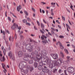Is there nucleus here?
<instances>
[{
    "label": "nucleus",
    "instance_id": "9d476101",
    "mask_svg": "<svg viewBox=\"0 0 75 75\" xmlns=\"http://www.w3.org/2000/svg\"><path fill=\"white\" fill-rule=\"evenodd\" d=\"M33 45L31 44H30L29 47V51L30 52L33 51Z\"/></svg>",
    "mask_w": 75,
    "mask_h": 75
},
{
    "label": "nucleus",
    "instance_id": "37998d69",
    "mask_svg": "<svg viewBox=\"0 0 75 75\" xmlns=\"http://www.w3.org/2000/svg\"><path fill=\"white\" fill-rule=\"evenodd\" d=\"M40 31L41 33H42V34H44V32L43 31H42V30L40 29Z\"/></svg>",
    "mask_w": 75,
    "mask_h": 75
},
{
    "label": "nucleus",
    "instance_id": "c85d7f7f",
    "mask_svg": "<svg viewBox=\"0 0 75 75\" xmlns=\"http://www.w3.org/2000/svg\"><path fill=\"white\" fill-rule=\"evenodd\" d=\"M51 71H53L54 70V69H55V67H54V66L53 67H51Z\"/></svg>",
    "mask_w": 75,
    "mask_h": 75
},
{
    "label": "nucleus",
    "instance_id": "6ab92c4d",
    "mask_svg": "<svg viewBox=\"0 0 75 75\" xmlns=\"http://www.w3.org/2000/svg\"><path fill=\"white\" fill-rule=\"evenodd\" d=\"M64 51L65 53H66V54H69V52H68V50H67V49H64Z\"/></svg>",
    "mask_w": 75,
    "mask_h": 75
},
{
    "label": "nucleus",
    "instance_id": "1a4fd4ad",
    "mask_svg": "<svg viewBox=\"0 0 75 75\" xmlns=\"http://www.w3.org/2000/svg\"><path fill=\"white\" fill-rule=\"evenodd\" d=\"M42 71L43 72H45L46 73H48L49 74L50 72V70L48 69H42Z\"/></svg>",
    "mask_w": 75,
    "mask_h": 75
},
{
    "label": "nucleus",
    "instance_id": "58836bf2",
    "mask_svg": "<svg viewBox=\"0 0 75 75\" xmlns=\"http://www.w3.org/2000/svg\"><path fill=\"white\" fill-rule=\"evenodd\" d=\"M60 43H61V42L59 41L58 42H56V45H58V44H59V45H60Z\"/></svg>",
    "mask_w": 75,
    "mask_h": 75
},
{
    "label": "nucleus",
    "instance_id": "412c9836",
    "mask_svg": "<svg viewBox=\"0 0 75 75\" xmlns=\"http://www.w3.org/2000/svg\"><path fill=\"white\" fill-rule=\"evenodd\" d=\"M54 64H53V63H52L51 64H50V65L49 66V68H52V67H53L54 66Z\"/></svg>",
    "mask_w": 75,
    "mask_h": 75
},
{
    "label": "nucleus",
    "instance_id": "09e8293b",
    "mask_svg": "<svg viewBox=\"0 0 75 75\" xmlns=\"http://www.w3.org/2000/svg\"><path fill=\"white\" fill-rule=\"evenodd\" d=\"M28 72V70L27 69L25 70V74H27V73Z\"/></svg>",
    "mask_w": 75,
    "mask_h": 75
},
{
    "label": "nucleus",
    "instance_id": "5701e85b",
    "mask_svg": "<svg viewBox=\"0 0 75 75\" xmlns=\"http://www.w3.org/2000/svg\"><path fill=\"white\" fill-rule=\"evenodd\" d=\"M28 57H24L23 59L25 61H28Z\"/></svg>",
    "mask_w": 75,
    "mask_h": 75
},
{
    "label": "nucleus",
    "instance_id": "423d86ee",
    "mask_svg": "<svg viewBox=\"0 0 75 75\" xmlns=\"http://www.w3.org/2000/svg\"><path fill=\"white\" fill-rule=\"evenodd\" d=\"M8 55L9 57H10V59H12V60H14V56L11 54V52H9L8 54Z\"/></svg>",
    "mask_w": 75,
    "mask_h": 75
},
{
    "label": "nucleus",
    "instance_id": "69168bd1",
    "mask_svg": "<svg viewBox=\"0 0 75 75\" xmlns=\"http://www.w3.org/2000/svg\"><path fill=\"white\" fill-rule=\"evenodd\" d=\"M70 58V57H69V56H67V59H69Z\"/></svg>",
    "mask_w": 75,
    "mask_h": 75
},
{
    "label": "nucleus",
    "instance_id": "de8ad7c7",
    "mask_svg": "<svg viewBox=\"0 0 75 75\" xmlns=\"http://www.w3.org/2000/svg\"><path fill=\"white\" fill-rule=\"evenodd\" d=\"M8 18L9 20V21H11V18H10V17H8Z\"/></svg>",
    "mask_w": 75,
    "mask_h": 75
},
{
    "label": "nucleus",
    "instance_id": "f03ea898",
    "mask_svg": "<svg viewBox=\"0 0 75 75\" xmlns=\"http://www.w3.org/2000/svg\"><path fill=\"white\" fill-rule=\"evenodd\" d=\"M62 61H63L62 59L61 58L58 59V62L56 61H53L54 66H56V67H59L61 65V64L62 63Z\"/></svg>",
    "mask_w": 75,
    "mask_h": 75
},
{
    "label": "nucleus",
    "instance_id": "4468645a",
    "mask_svg": "<svg viewBox=\"0 0 75 75\" xmlns=\"http://www.w3.org/2000/svg\"><path fill=\"white\" fill-rule=\"evenodd\" d=\"M41 27L42 28V30L44 31H45V30H44V25L43 24L41 23Z\"/></svg>",
    "mask_w": 75,
    "mask_h": 75
},
{
    "label": "nucleus",
    "instance_id": "393cba45",
    "mask_svg": "<svg viewBox=\"0 0 75 75\" xmlns=\"http://www.w3.org/2000/svg\"><path fill=\"white\" fill-rule=\"evenodd\" d=\"M2 68L4 69H5V70L6 72H7V70H6V69H5V68H4V67H5V64H2Z\"/></svg>",
    "mask_w": 75,
    "mask_h": 75
},
{
    "label": "nucleus",
    "instance_id": "2f4dec72",
    "mask_svg": "<svg viewBox=\"0 0 75 75\" xmlns=\"http://www.w3.org/2000/svg\"><path fill=\"white\" fill-rule=\"evenodd\" d=\"M27 20L25 19H24L23 20V22L24 23H27Z\"/></svg>",
    "mask_w": 75,
    "mask_h": 75
},
{
    "label": "nucleus",
    "instance_id": "c03bdc74",
    "mask_svg": "<svg viewBox=\"0 0 75 75\" xmlns=\"http://www.w3.org/2000/svg\"><path fill=\"white\" fill-rule=\"evenodd\" d=\"M25 55L26 56V57H28V54L27 53H26Z\"/></svg>",
    "mask_w": 75,
    "mask_h": 75
},
{
    "label": "nucleus",
    "instance_id": "aec40b11",
    "mask_svg": "<svg viewBox=\"0 0 75 75\" xmlns=\"http://www.w3.org/2000/svg\"><path fill=\"white\" fill-rule=\"evenodd\" d=\"M67 70H65L64 71V72L65 75H68V72H67Z\"/></svg>",
    "mask_w": 75,
    "mask_h": 75
},
{
    "label": "nucleus",
    "instance_id": "473e14b6",
    "mask_svg": "<svg viewBox=\"0 0 75 75\" xmlns=\"http://www.w3.org/2000/svg\"><path fill=\"white\" fill-rule=\"evenodd\" d=\"M3 52L4 55H6V49H4Z\"/></svg>",
    "mask_w": 75,
    "mask_h": 75
},
{
    "label": "nucleus",
    "instance_id": "13d9d810",
    "mask_svg": "<svg viewBox=\"0 0 75 75\" xmlns=\"http://www.w3.org/2000/svg\"><path fill=\"white\" fill-rule=\"evenodd\" d=\"M11 36H10L9 37V41H11Z\"/></svg>",
    "mask_w": 75,
    "mask_h": 75
},
{
    "label": "nucleus",
    "instance_id": "0eeeda50",
    "mask_svg": "<svg viewBox=\"0 0 75 75\" xmlns=\"http://www.w3.org/2000/svg\"><path fill=\"white\" fill-rule=\"evenodd\" d=\"M67 71L69 72L73 73L74 72V69L73 67H69L67 69Z\"/></svg>",
    "mask_w": 75,
    "mask_h": 75
},
{
    "label": "nucleus",
    "instance_id": "a19ab883",
    "mask_svg": "<svg viewBox=\"0 0 75 75\" xmlns=\"http://www.w3.org/2000/svg\"><path fill=\"white\" fill-rule=\"evenodd\" d=\"M64 38V36L62 35H60L59 36V38Z\"/></svg>",
    "mask_w": 75,
    "mask_h": 75
},
{
    "label": "nucleus",
    "instance_id": "20e7f679",
    "mask_svg": "<svg viewBox=\"0 0 75 75\" xmlns=\"http://www.w3.org/2000/svg\"><path fill=\"white\" fill-rule=\"evenodd\" d=\"M27 63L23 61H21L19 65V68L21 67V68H23L24 67H25L27 65Z\"/></svg>",
    "mask_w": 75,
    "mask_h": 75
},
{
    "label": "nucleus",
    "instance_id": "f3484780",
    "mask_svg": "<svg viewBox=\"0 0 75 75\" xmlns=\"http://www.w3.org/2000/svg\"><path fill=\"white\" fill-rule=\"evenodd\" d=\"M60 55L62 57V58H64V54H63V52H62V51H60Z\"/></svg>",
    "mask_w": 75,
    "mask_h": 75
},
{
    "label": "nucleus",
    "instance_id": "4c0bfd02",
    "mask_svg": "<svg viewBox=\"0 0 75 75\" xmlns=\"http://www.w3.org/2000/svg\"><path fill=\"white\" fill-rule=\"evenodd\" d=\"M37 22L38 26H40V22H39V21H37Z\"/></svg>",
    "mask_w": 75,
    "mask_h": 75
},
{
    "label": "nucleus",
    "instance_id": "4be33fe9",
    "mask_svg": "<svg viewBox=\"0 0 75 75\" xmlns=\"http://www.w3.org/2000/svg\"><path fill=\"white\" fill-rule=\"evenodd\" d=\"M38 65V64H37V63L35 62L34 64V66L35 67V68H37V67Z\"/></svg>",
    "mask_w": 75,
    "mask_h": 75
},
{
    "label": "nucleus",
    "instance_id": "a211bd4d",
    "mask_svg": "<svg viewBox=\"0 0 75 75\" xmlns=\"http://www.w3.org/2000/svg\"><path fill=\"white\" fill-rule=\"evenodd\" d=\"M38 69L39 70H42V66H39L38 67Z\"/></svg>",
    "mask_w": 75,
    "mask_h": 75
},
{
    "label": "nucleus",
    "instance_id": "49530a36",
    "mask_svg": "<svg viewBox=\"0 0 75 75\" xmlns=\"http://www.w3.org/2000/svg\"><path fill=\"white\" fill-rule=\"evenodd\" d=\"M51 5H55V3L52 2L51 3Z\"/></svg>",
    "mask_w": 75,
    "mask_h": 75
},
{
    "label": "nucleus",
    "instance_id": "0e129e2a",
    "mask_svg": "<svg viewBox=\"0 0 75 75\" xmlns=\"http://www.w3.org/2000/svg\"><path fill=\"white\" fill-rule=\"evenodd\" d=\"M40 47H38V51H40Z\"/></svg>",
    "mask_w": 75,
    "mask_h": 75
},
{
    "label": "nucleus",
    "instance_id": "cd10ccee",
    "mask_svg": "<svg viewBox=\"0 0 75 75\" xmlns=\"http://www.w3.org/2000/svg\"><path fill=\"white\" fill-rule=\"evenodd\" d=\"M24 12L25 14H26V16H28V13H27V11H24Z\"/></svg>",
    "mask_w": 75,
    "mask_h": 75
},
{
    "label": "nucleus",
    "instance_id": "7c9ffc66",
    "mask_svg": "<svg viewBox=\"0 0 75 75\" xmlns=\"http://www.w3.org/2000/svg\"><path fill=\"white\" fill-rule=\"evenodd\" d=\"M42 44H46V42L45 41V40L44 41H42Z\"/></svg>",
    "mask_w": 75,
    "mask_h": 75
},
{
    "label": "nucleus",
    "instance_id": "a878e982",
    "mask_svg": "<svg viewBox=\"0 0 75 75\" xmlns=\"http://www.w3.org/2000/svg\"><path fill=\"white\" fill-rule=\"evenodd\" d=\"M30 72H31L32 71H33V70H34V68L33 67H30Z\"/></svg>",
    "mask_w": 75,
    "mask_h": 75
},
{
    "label": "nucleus",
    "instance_id": "680f3d73",
    "mask_svg": "<svg viewBox=\"0 0 75 75\" xmlns=\"http://www.w3.org/2000/svg\"><path fill=\"white\" fill-rule=\"evenodd\" d=\"M18 30H21V26L19 27L18 28Z\"/></svg>",
    "mask_w": 75,
    "mask_h": 75
},
{
    "label": "nucleus",
    "instance_id": "6e6552de",
    "mask_svg": "<svg viewBox=\"0 0 75 75\" xmlns=\"http://www.w3.org/2000/svg\"><path fill=\"white\" fill-rule=\"evenodd\" d=\"M18 25L16 23H14L13 25H12L11 27V28L12 30H15V28H18Z\"/></svg>",
    "mask_w": 75,
    "mask_h": 75
},
{
    "label": "nucleus",
    "instance_id": "bf43d9fd",
    "mask_svg": "<svg viewBox=\"0 0 75 75\" xmlns=\"http://www.w3.org/2000/svg\"><path fill=\"white\" fill-rule=\"evenodd\" d=\"M48 34H49V35H51V36H52V35L51 34V33H50L48 32Z\"/></svg>",
    "mask_w": 75,
    "mask_h": 75
},
{
    "label": "nucleus",
    "instance_id": "ddd939ff",
    "mask_svg": "<svg viewBox=\"0 0 75 75\" xmlns=\"http://www.w3.org/2000/svg\"><path fill=\"white\" fill-rule=\"evenodd\" d=\"M42 36L41 37V39L42 40H44V38L46 39L47 38V37L45 36L44 35H42Z\"/></svg>",
    "mask_w": 75,
    "mask_h": 75
},
{
    "label": "nucleus",
    "instance_id": "5fc2aeb1",
    "mask_svg": "<svg viewBox=\"0 0 75 75\" xmlns=\"http://www.w3.org/2000/svg\"><path fill=\"white\" fill-rule=\"evenodd\" d=\"M57 26L59 27V28H60V29H61V26H60L59 25H58Z\"/></svg>",
    "mask_w": 75,
    "mask_h": 75
},
{
    "label": "nucleus",
    "instance_id": "9b49d317",
    "mask_svg": "<svg viewBox=\"0 0 75 75\" xmlns=\"http://www.w3.org/2000/svg\"><path fill=\"white\" fill-rule=\"evenodd\" d=\"M18 56L19 57H22L23 56V53L21 51H19L18 52Z\"/></svg>",
    "mask_w": 75,
    "mask_h": 75
},
{
    "label": "nucleus",
    "instance_id": "3c124183",
    "mask_svg": "<svg viewBox=\"0 0 75 75\" xmlns=\"http://www.w3.org/2000/svg\"><path fill=\"white\" fill-rule=\"evenodd\" d=\"M2 33L3 35H5L6 34V33H5V31H4V30L3 31Z\"/></svg>",
    "mask_w": 75,
    "mask_h": 75
},
{
    "label": "nucleus",
    "instance_id": "c9c22d12",
    "mask_svg": "<svg viewBox=\"0 0 75 75\" xmlns=\"http://www.w3.org/2000/svg\"><path fill=\"white\" fill-rule=\"evenodd\" d=\"M25 48L26 50H28V45H26Z\"/></svg>",
    "mask_w": 75,
    "mask_h": 75
},
{
    "label": "nucleus",
    "instance_id": "f257e3e1",
    "mask_svg": "<svg viewBox=\"0 0 75 75\" xmlns=\"http://www.w3.org/2000/svg\"><path fill=\"white\" fill-rule=\"evenodd\" d=\"M41 53L43 55V58L40 59L41 62L39 63V66H42V65H49L51 63V61L49 60L48 57L47 55V51L45 50L42 51Z\"/></svg>",
    "mask_w": 75,
    "mask_h": 75
},
{
    "label": "nucleus",
    "instance_id": "f8f14e48",
    "mask_svg": "<svg viewBox=\"0 0 75 75\" xmlns=\"http://www.w3.org/2000/svg\"><path fill=\"white\" fill-rule=\"evenodd\" d=\"M21 5H19V6L17 7V10L18 12L20 11V9H21Z\"/></svg>",
    "mask_w": 75,
    "mask_h": 75
},
{
    "label": "nucleus",
    "instance_id": "864d4df0",
    "mask_svg": "<svg viewBox=\"0 0 75 75\" xmlns=\"http://www.w3.org/2000/svg\"><path fill=\"white\" fill-rule=\"evenodd\" d=\"M29 39L30 40V42H33V39H31L30 38H29Z\"/></svg>",
    "mask_w": 75,
    "mask_h": 75
},
{
    "label": "nucleus",
    "instance_id": "7ed1b4c3",
    "mask_svg": "<svg viewBox=\"0 0 75 75\" xmlns=\"http://www.w3.org/2000/svg\"><path fill=\"white\" fill-rule=\"evenodd\" d=\"M42 54L40 53L39 54H38V51H35V54L37 56L36 59H37L35 60L34 59L35 61H37V62H39L40 61V59L42 58V55H43Z\"/></svg>",
    "mask_w": 75,
    "mask_h": 75
},
{
    "label": "nucleus",
    "instance_id": "f704fd0d",
    "mask_svg": "<svg viewBox=\"0 0 75 75\" xmlns=\"http://www.w3.org/2000/svg\"><path fill=\"white\" fill-rule=\"evenodd\" d=\"M17 35L15 34V36L14 37V38H15V40H16L17 39Z\"/></svg>",
    "mask_w": 75,
    "mask_h": 75
},
{
    "label": "nucleus",
    "instance_id": "a18cd8bd",
    "mask_svg": "<svg viewBox=\"0 0 75 75\" xmlns=\"http://www.w3.org/2000/svg\"><path fill=\"white\" fill-rule=\"evenodd\" d=\"M51 33L52 34H53V35H54L55 33H54V32L53 31V30L51 31Z\"/></svg>",
    "mask_w": 75,
    "mask_h": 75
},
{
    "label": "nucleus",
    "instance_id": "79ce46f5",
    "mask_svg": "<svg viewBox=\"0 0 75 75\" xmlns=\"http://www.w3.org/2000/svg\"><path fill=\"white\" fill-rule=\"evenodd\" d=\"M21 38L22 40H23V38H24V37L22 35H21Z\"/></svg>",
    "mask_w": 75,
    "mask_h": 75
},
{
    "label": "nucleus",
    "instance_id": "774afa93",
    "mask_svg": "<svg viewBox=\"0 0 75 75\" xmlns=\"http://www.w3.org/2000/svg\"><path fill=\"white\" fill-rule=\"evenodd\" d=\"M1 50H4V46H2Z\"/></svg>",
    "mask_w": 75,
    "mask_h": 75
},
{
    "label": "nucleus",
    "instance_id": "e2e57ef3",
    "mask_svg": "<svg viewBox=\"0 0 75 75\" xmlns=\"http://www.w3.org/2000/svg\"><path fill=\"white\" fill-rule=\"evenodd\" d=\"M43 22H44V23H45V24H47V22H46L45 21V20H44V19H43Z\"/></svg>",
    "mask_w": 75,
    "mask_h": 75
},
{
    "label": "nucleus",
    "instance_id": "4d7b16f0",
    "mask_svg": "<svg viewBox=\"0 0 75 75\" xmlns=\"http://www.w3.org/2000/svg\"><path fill=\"white\" fill-rule=\"evenodd\" d=\"M51 29L53 31H55V29L52 27L51 28Z\"/></svg>",
    "mask_w": 75,
    "mask_h": 75
},
{
    "label": "nucleus",
    "instance_id": "bb28decb",
    "mask_svg": "<svg viewBox=\"0 0 75 75\" xmlns=\"http://www.w3.org/2000/svg\"><path fill=\"white\" fill-rule=\"evenodd\" d=\"M62 69H59L58 71V73L59 74H61L62 73Z\"/></svg>",
    "mask_w": 75,
    "mask_h": 75
},
{
    "label": "nucleus",
    "instance_id": "052dcab7",
    "mask_svg": "<svg viewBox=\"0 0 75 75\" xmlns=\"http://www.w3.org/2000/svg\"><path fill=\"white\" fill-rule=\"evenodd\" d=\"M5 38H6V36H5V35H4L3 39L4 40H5Z\"/></svg>",
    "mask_w": 75,
    "mask_h": 75
},
{
    "label": "nucleus",
    "instance_id": "6e6d98bb",
    "mask_svg": "<svg viewBox=\"0 0 75 75\" xmlns=\"http://www.w3.org/2000/svg\"><path fill=\"white\" fill-rule=\"evenodd\" d=\"M34 28L35 29V30H38V29H37V28H36V27H35V26H34Z\"/></svg>",
    "mask_w": 75,
    "mask_h": 75
},
{
    "label": "nucleus",
    "instance_id": "2eb2a0df",
    "mask_svg": "<svg viewBox=\"0 0 75 75\" xmlns=\"http://www.w3.org/2000/svg\"><path fill=\"white\" fill-rule=\"evenodd\" d=\"M59 46L61 50H64V46L62 45L61 43H60Z\"/></svg>",
    "mask_w": 75,
    "mask_h": 75
},
{
    "label": "nucleus",
    "instance_id": "8fccbe9b",
    "mask_svg": "<svg viewBox=\"0 0 75 75\" xmlns=\"http://www.w3.org/2000/svg\"><path fill=\"white\" fill-rule=\"evenodd\" d=\"M62 19L64 20V21H65V17L63 16H62Z\"/></svg>",
    "mask_w": 75,
    "mask_h": 75
},
{
    "label": "nucleus",
    "instance_id": "338daca9",
    "mask_svg": "<svg viewBox=\"0 0 75 75\" xmlns=\"http://www.w3.org/2000/svg\"><path fill=\"white\" fill-rule=\"evenodd\" d=\"M55 31H56V32H58V29H56L55 30Z\"/></svg>",
    "mask_w": 75,
    "mask_h": 75
},
{
    "label": "nucleus",
    "instance_id": "c756f323",
    "mask_svg": "<svg viewBox=\"0 0 75 75\" xmlns=\"http://www.w3.org/2000/svg\"><path fill=\"white\" fill-rule=\"evenodd\" d=\"M68 29H70V27H69V26H67V31H68V32H69V30Z\"/></svg>",
    "mask_w": 75,
    "mask_h": 75
},
{
    "label": "nucleus",
    "instance_id": "603ef678",
    "mask_svg": "<svg viewBox=\"0 0 75 75\" xmlns=\"http://www.w3.org/2000/svg\"><path fill=\"white\" fill-rule=\"evenodd\" d=\"M29 64H32L33 63V61L32 60H30L29 62Z\"/></svg>",
    "mask_w": 75,
    "mask_h": 75
},
{
    "label": "nucleus",
    "instance_id": "dca6fc26",
    "mask_svg": "<svg viewBox=\"0 0 75 75\" xmlns=\"http://www.w3.org/2000/svg\"><path fill=\"white\" fill-rule=\"evenodd\" d=\"M0 59L1 61H5V58H4V57L3 56L2 58H1Z\"/></svg>",
    "mask_w": 75,
    "mask_h": 75
},
{
    "label": "nucleus",
    "instance_id": "39448f33",
    "mask_svg": "<svg viewBox=\"0 0 75 75\" xmlns=\"http://www.w3.org/2000/svg\"><path fill=\"white\" fill-rule=\"evenodd\" d=\"M50 55L54 59H58V54L57 53L54 54H50Z\"/></svg>",
    "mask_w": 75,
    "mask_h": 75
},
{
    "label": "nucleus",
    "instance_id": "e433bc0d",
    "mask_svg": "<svg viewBox=\"0 0 75 75\" xmlns=\"http://www.w3.org/2000/svg\"><path fill=\"white\" fill-rule=\"evenodd\" d=\"M5 33H8V34H10L9 31L7 30H5Z\"/></svg>",
    "mask_w": 75,
    "mask_h": 75
},
{
    "label": "nucleus",
    "instance_id": "ea45409f",
    "mask_svg": "<svg viewBox=\"0 0 75 75\" xmlns=\"http://www.w3.org/2000/svg\"><path fill=\"white\" fill-rule=\"evenodd\" d=\"M40 4H44H44H46V3H44V2H40Z\"/></svg>",
    "mask_w": 75,
    "mask_h": 75
},
{
    "label": "nucleus",
    "instance_id": "b1692460",
    "mask_svg": "<svg viewBox=\"0 0 75 75\" xmlns=\"http://www.w3.org/2000/svg\"><path fill=\"white\" fill-rule=\"evenodd\" d=\"M53 70H53V72L54 74H55V73L57 72H56V71H57V69H54Z\"/></svg>",
    "mask_w": 75,
    "mask_h": 75
},
{
    "label": "nucleus",
    "instance_id": "72a5a7b5",
    "mask_svg": "<svg viewBox=\"0 0 75 75\" xmlns=\"http://www.w3.org/2000/svg\"><path fill=\"white\" fill-rule=\"evenodd\" d=\"M32 10L34 12H35V9H34V8L32 7Z\"/></svg>",
    "mask_w": 75,
    "mask_h": 75
}]
</instances>
